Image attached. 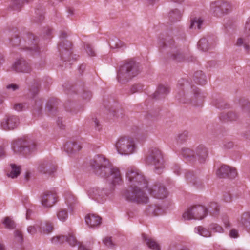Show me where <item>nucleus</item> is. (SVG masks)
I'll return each instance as SVG.
<instances>
[{
	"mask_svg": "<svg viewBox=\"0 0 250 250\" xmlns=\"http://www.w3.org/2000/svg\"><path fill=\"white\" fill-rule=\"evenodd\" d=\"M209 211L213 215L217 214L219 210V208L216 203H211L209 206Z\"/></svg>",
	"mask_w": 250,
	"mask_h": 250,
	"instance_id": "obj_42",
	"label": "nucleus"
},
{
	"mask_svg": "<svg viewBox=\"0 0 250 250\" xmlns=\"http://www.w3.org/2000/svg\"><path fill=\"white\" fill-rule=\"evenodd\" d=\"M188 137V133L187 131H184L178 136V141L181 143L186 141Z\"/></svg>",
	"mask_w": 250,
	"mask_h": 250,
	"instance_id": "obj_43",
	"label": "nucleus"
},
{
	"mask_svg": "<svg viewBox=\"0 0 250 250\" xmlns=\"http://www.w3.org/2000/svg\"><path fill=\"white\" fill-rule=\"evenodd\" d=\"M194 80L196 83L201 85L205 84L207 82L206 76L201 71H198L195 73Z\"/></svg>",
	"mask_w": 250,
	"mask_h": 250,
	"instance_id": "obj_29",
	"label": "nucleus"
},
{
	"mask_svg": "<svg viewBox=\"0 0 250 250\" xmlns=\"http://www.w3.org/2000/svg\"><path fill=\"white\" fill-rule=\"evenodd\" d=\"M92 96V94L90 92H84L83 94V97L85 99H90Z\"/></svg>",
	"mask_w": 250,
	"mask_h": 250,
	"instance_id": "obj_57",
	"label": "nucleus"
},
{
	"mask_svg": "<svg viewBox=\"0 0 250 250\" xmlns=\"http://www.w3.org/2000/svg\"><path fill=\"white\" fill-rule=\"evenodd\" d=\"M109 45L113 48H119L123 46L122 42L117 38L112 40L109 42Z\"/></svg>",
	"mask_w": 250,
	"mask_h": 250,
	"instance_id": "obj_40",
	"label": "nucleus"
},
{
	"mask_svg": "<svg viewBox=\"0 0 250 250\" xmlns=\"http://www.w3.org/2000/svg\"><path fill=\"white\" fill-rule=\"evenodd\" d=\"M207 214V209L204 206L196 205L188 208L183 213L182 217L185 220L202 219Z\"/></svg>",
	"mask_w": 250,
	"mask_h": 250,
	"instance_id": "obj_8",
	"label": "nucleus"
},
{
	"mask_svg": "<svg viewBox=\"0 0 250 250\" xmlns=\"http://www.w3.org/2000/svg\"><path fill=\"white\" fill-rule=\"evenodd\" d=\"M41 233L48 234L51 233L53 230V225L50 222L42 223L40 226Z\"/></svg>",
	"mask_w": 250,
	"mask_h": 250,
	"instance_id": "obj_28",
	"label": "nucleus"
},
{
	"mask_svg": "<svg viewBox=\"0 0 250 250\" xmlns=\"http://www.w3.org/2000/svg\"><path fill=\"white\" fill-rule=\"evenodd\" d=\"M237 118L236 114L233 112H229L226 115V119L227 120L233 121L236 120Z\"/></svg>",
	"mask_w": 250,
	"mask_h": 250,
	"instance_id": "obj_47",
	"label": "nucleus"
},
{
	"mask_svg": "<svg viewBox=\"0 0 250 250\" xmlns=\"http://www.w3.org/2000/svg\"><path fill=\"white\" fill-rule=\"evenodd\" d=\"M6 88L8 89H12L15 91L19 88V86L16 84H11L6 86Z\"/></svg>",
	"mask_w": 250,
	"mask_h": 250,
	"instance_id": "obj_55",
	"label": "nucleus"
},
{
	"mask_svg": "<svg viewBox=\"0 0 250 250\" xmlns=\"http://www.w3.org/2000/svg\"><path fill=\"white\" fill-rule=\"evenodd\" d=\"M104 244L109 248H113L114 247V244L112 242L111 237H106L103 240Z\"/></svg>",
	"mask_w": 250,
	"mask_h": 250,
	"instance_id": "obj_44",
	"label": "nucleus"
},
{
	"mask_svg": "<svg viewBox=\"0 0 250 250\" xmlns=\"http://www.w3.org/2000/svg\"><path fill=\"white\" fill-rule=\"evenodd\" d=\"M237 174L235 168L225 165H222L216 171V175L220 178L228 177L233 179Z\"/></svg>",
	"mask_w": 250,
	"mask_h": 250,
	"instance_id": "obj_14",
	"label": "nucleus"
},
{
	"mask_svg": "<svg viewBox=\"0 0 250 250\" xmlns=\"http://www.w3.org/2000/svg\"><path fill=\"white\" fill-rule=\"evenodd\" d=\"M57 218L61 221H65L68 217L67 210L66 209L61 208L57 212Z\"/></svg>",
	"mask_w": 250,
	"mask_h": 250,
	"instance_id": "obj_32",
	"label": "nucleus"
},
{
	"mask_svg": "<svg viewBox=\"0 0 250 250\" xmlns=\"http://www.w3.org/2000/svg\"><path fill=\"white\" fill-rule=\"evenodd\" d=\"M25 44L21 45V48L29 51L34 55L39 52V47L38 45V38L33 34H29L27 36V39H25Z\"/></svg>",
	"mask_w": 250,
	"mask_h": 250,
	"instance_id": "obj_12",
	"label": "nucleus"
},
{
	"mask_svg": "<svg viewBox=\"0 0 250 250\" xmlns=\"http://www.w3.org/2000/svg\"><path fill=\"white\" fill-rule=\"evenodd\" d=\"M57 201V195L53 191L44 192L41 199L42 205L45 208L52 207Z\"/></svg>",
	"mask_w": 250,
	"mask_h": 250,
	"instance_id": "obj_13",
	"label": "nucleus"
},
{
	"mask_svg": "<svg viewBox=\"0 0 250 250\" xmlns=\"http://www.w3.org/2000/svg\"><path fill=\"white\" fill-rule=\"evenodd\" d=\"M146 245L152 250H160V245L152 238H147L145 235L143 236Z\"/></svg>",
	"mask_w": 250,
	"mask_h": 250,
	"instance_id": "obj_26",
	"label": "nucleus"
},
{
	"mask_svg": "<svg viewBox=\"0 0 250 250\" xmlns=\"http://www.w3.org/2000/svg\"><path fill=\"white\" fill-rule=\"evenodd\" d=\"M148 192L153 197L162 199L167 196V191L164 185L159 182H155L148 188Z\"/></svg>",
	"mask_w": 250,
	"mask_h": 250,
	"instance_id": "obj_9",
	"label": "nucleus"
},
{
	"mask_svg": "<svg viewBox=\"0 0 250 250\" xmlns=\"http://www.w3.org/2000/svg\"><path fill=\"white\" fill-rule=\"evenodd\" d=\"M105 174L104 177L113 185L120 184L122 183V177L120 171L118 168L112 167L111 165L105 169Z\"/></svg>",
	"mask_w": 250,
	"mask_h": 250,
	"instance_id": "obj_11",
	"label": "nucleus"
},
{
	"mask_svg": "<svg viewBox=\"0 0 250 250\" xmlns=\"http://www.w3.org/2000/svg\"><path fill=\"white\" fill-rule=\"evenodd\" d=\"M14 108L16 110L21 111L24 109L25 105L22 103L16 104L14 105Z\"/></svg>",
	"mask_w": 250,
	"mask_h": 250,
	"instance_id": "obj_51",
	"label": "nucleus"
},
{
	"mask_svg": "<svg viewBox=\"0 0 250 250\" xmlns=\"http://www.w3.org/2000/svg\"><path fill=\"white\" fill-rule=\"evenodd\" d=\"M71 43L66 40L61 42L59 45V50L60 51L61 57L64 61L69 59V56L71 54L70 51Z\"/></svg>",
	"mask_w": 250,
	"mask_h": 250,
	"instance_id": "obj_17",
	"label": "nucleus"
},
{
	"mask_svg": "<svg viewBox=\"0 0 250 250\" xmlns=\"http://www.w3.org/2000/svg\"><path fill=\"white\" fill-rule=\"evenodd\" d=\"M240 222L250 231V213L249 212H245L242 215Z\"/></svg>",
	"mask_w": 250,
	"mask_h": 250,
	"instance_id": "obj_30",
	"label": "nucleus"
},
{
	"mask_svg": "<svg viewBox=\"0 0 250 250\" xmlns=\"http://www.w3.org/2000/svg\"><path fill=\"white\" fill-rule=\"evenodd\" d=\"M140 72L139 64L133 61H128L119 67L117 79L119 82L125 83L137 76Z\"/></svg>",
	"mask_w": 250,
	"mask_h": 250,
	"instance_id": "obj_2",
	"label": "nucleus"
},
{
	"mask_svg": "<svg viewBox=\"0 0 250 250\" xmlns=\"http://www.w3.org/2000/svg\"><path fill=\"white\" fill-rule=\"evenodd\" d=\"M245 42H244L242 38H239L237 41L236 44L238 46H240L243 44L244 45Z\"/></svg>",
	"mask_w": 250,
	"mask_h": 250,
	"instance_id": "obj_58",
	"label": "nucleus"
},
{
	"mask_svg": "<svg viewBox=\"0 0 250 250\" xmlns=\"http://www.w3.org/2000/svg\"><path fill=\"white\" fill-rule=\"evenodd\" d=\"M5 227L9 229H13L15 227L14 222L9 217H6L3 222Z\"/></svg>",
	"mask_w": 250,
	"mask_h": 250,
	"instance_id": "obj_41",
	"label": "nucleus"
},
{
	"mask_svg": "<svg viewBox=\"0 0 250 250\" xmlns=\"http://www.w3.org/2000/svg\"><path fill=\"white\" fill-rule=\"evenodd\" d=\"M38 169L42 174L51 175L56 170V165L51 161H43L39 165Z\"/></svg>",
	"mask_w": 250,
	"mask_h": 250,
	"instance_id": "obj_15",
	"label": "nucleus"
},
{
	"mask_svg": "<svg viewBox=\"0 0 250 250\" xmlns=\"http://www.w3.org/2000/svg\"><path fill=\"white\" fill-rule=\"evenodd\" d=\"M208 156V150L206 147L200 145L194 150L195 161L198 160L199 163H204Z\"/></svg>",
	"mask_w": 250,
	"mask_h": 250,
	"instance_id": "obj_19",
	"label": "nucleus"
},
{
	"mask_svg": "<svg viewBox=\"0 0 250 250\" xmlns=\"http://www.w3.org/2000/svg\"><path fill=\"white\" fill-rule=\"evenodd\" d=\"M15 236L18 242H21L23 241V235L21 231H15Z\"/></svg>",
	"mask_w": 250,
	"mask_h": 250,
	"instance_id": "obj_50",
	"label": "nucleus"
},
{
	"mask_svg": "<svg viewBox=\"0 0 250 250\" xmlns=\"http://www.w3.org/2000/svg\"><path fill=\"white\" fill-rule=\"evenodd\" d=\"M213 12L217 16H221L231 10L230 4L226 0H216L211 4Z\"/></svg>",
	"mask_w": 250,
	"mask_h": 250,
	"instance_id": "obj_10",
	"label": "nucleus"
},
{
	"mask_svg": "<svg viewBox=\"0 0 250 250\" xmlns=\"http://www.w3.org/2000/svg\"><path fill=\"white\" fill-rule=\"evenodd\" d=\"M223 200L227 203H229L232 201V196L229 192H225L223 195Z\"/></svg>",
	"mask_w": 250,
	"mask_h": 250,
	"instance_id": "obj_49",
	"label": "nucleus"
},
{
	"mask_svg": "<svg viewBox=\"0 0 250 250\" xmlns=\"http://www.w3.org/2000/svg\"><path fill=\"white\" fill-rule=\"evenodd\" d=\"M32 94V97H34L38 92H39V88L37 86L34 87L30 90Z\"/></svg>",
	"mask_w": 250,
	"mask_h": 250,
	"instance_id": "obj_56",
	"label": "nucleus"
},
{
	"mask_svg": "<svg viewBox=\"0 0 250 250\" xmlns=\"http://www.w3.org/2000/svg\"><path fill=\"white\" fill-rule=\"evenodd\" d=\"M126 179L130 188L124 193L126 200L138 204L146 203L149 198L144 190L148 187V182L142 173L136 168L130 167L126 170Z\"/></svg>",
	"mask_w": 250,
	"mask_h": 250,
	"instance_id": "obj_1",
	"label": "nucleus"
},
{
	"mask_svg": "<svg viewBox=\"0 0 250 250\" xmlns=\"http://www.w3.org/2000/svg\"><path fill=\"white\" fill-rule=\"evenodd\" d=\"M115 146L118 153L121 155H130L136 150L134 140L126 136L120 137L116 143Z\"/></svg>",
	"mask_w": 250,
	"mask_h": 250,
	"instance_id": "obj_4",
	"label": "nucleus"
},
{
	"mask_svg": "<svg viewBox=\"0 0 250 250\" xmlns=\"http://www.w3.org/2000/svg\"><path fill=\"white\" fill-rule=\"evenodd\" d=\"M244 46L245 50L247 52H249V50H250V46L247 43V42H245Z\"/></svg>",
	"mask_w": 250,
	"mask_h": 250,
	"instance_id": "obj_62",
	"label": "nucleus"
},
{
	"mask_svg": "<svg viewBox=\"0 0 250 250\" xmlns=\"http://www.w3.org/2000/svg\"><path fill=\"white\" fill-rule=\"evenodd\" d=\"M167 41V39H162V40H160L159 41V44L160 46H164L166 45V41Z\"/></svg>",
	"mask_w": 250,
	"mask_h": 250,
	"instance_id": "obj_59",
	"label": "nucleus"
},
{
	"mask_svg": "<svg viewBox=\"0 0 250 250\" xmlns=\"http://www.w3.org/2000/svg\"><path fill=\"white\" fill-rule=\"evenodd\" d=\"M4 150L3 147H0V157H1L4 155Z\"/></svg>",
	"mask_w": 250,
	"mask_h": 250,
	"instance_id": "obj_64",
	"label": "nucleus"
},
{
	"mask_svg": "<svg viewBox=\"0 0 250 250\" xmlns=\"http://www.w3.org/2000/svg\"><path fill=\"white\" fill-rule=\"evenodd\" d=\"M197 232L201 236L208 237L211 236L210 232L206 228L202 226H199L195 229Z\"/></svg>",
	"mask_w": 250,
	"mask_h": 250,
	"instance_id": "obj_35",
	"label": "nucleus"
},
{
	"mask_svg": "<svg viewBox=\"0 0 250 250\" xmlns=\"http://www.w3.org/2000/svg\"><path fill=\"white\" fill-rule=\"evenodd\" d=\"M21 40L19 39L18 34L11 35L10 39V43L11 46L16 47L20 44Z\"/></svg>",
	"mask_w": 250,
	"mask_h": 250,
	"instance_id": "obj_37",
	"label": "nucleus"
},
{
	"mask_svg": "<svg viewBox=\"0 0 250 250\" xmlns=\"http://www.w3.org/2000/svg\"><path fill=\"white\" fill-rule=\"evenodd\" d=\"M81 149V146L74 142H67L64 146V150L69 155L74 154L80 150Z\"/></svg>",
	"mask_w": 250,
	"mask_h": 250,
	"instance_id": "obj_21",
	"label": "nucleus"
},
{
	"mask_svg": "<svg viewBox=\"0 0 250 250\" xmlns=\"http://www.w3.org/2000/svg\"><path fill=\"white\" fill-rule=\"evenodd\" d=\"M27 231L32 235L35 234L37 231V228L34 226H30L27 228Z\"/></svg>",
	"mask_w": 250,
	"mask_h": 250,
	"instance_id": "obj_52",
	"label": "nucleus"
},
{
	"mask_svg": "<svg viewBox=\"0 0 250 250\" xmlns=\"http://www.w3.org/2000/svg\"><path fill=\"white\" fill-rule=\"evenodd\" d=\"M67 236L57 235L51 239V242L55 244H61L66 241Z\"/></svg>",
	"mask_w": 250,
	"mask_h": 250,
	"instance_id": "obj_36",
	"label": "nucleus"
},
{
	"mask_svg": "<svg viewBox=\"0 0 250 250\" xmlns=\"http://www.w3.org/2000/svg\"><path fill=\"white\" fill-rule=\"evenodd\" d=\"M170 250H190L187 248H182L181 249H175L174 248H171Z\"/></svg>",
	"mask_w": 250,
	"mask_h": 250,
	"instance_id": "obj_63",
	"label": "nucleus"
},
{
	"mask_svg": "<svg viewBox=\"0 0 250 250\" xmlns=\"http://www.w3.org/2000/svg\"><path fill=\"white\" fill-rule=\"evenodd\" d=\"M198 46L199 49H200V50H201L203 51H206L209 48L208 44V41L205 38L201 39L198 42Z\"/></svg>",
	"mask_w": 250,
	"mask_h": 250,
	"instance_id": "obj_34",
	"label": "nucleus"
},
{
	"mask_svg": "<svg viewBox=\"0 0 250 250\" xmlns=\"http://www.w3.org/2000/svg\"><path fill=\"white\" fill-rule=\"evenodd\" d=\"M74 200H75L74 198L72 197H70L69 198L66 199V202L70 208H73V204L74 202L73 201Z\"/></svg>",
	"mask_w": 250,
	"mask_h": 250,
	"instance_id": "obj_53",
	"label": "nucleus"
},
{
	"mask_svg": "<svg viewBox=\"0 0 250 250\" xmlns=\"http://www.w3.org/2000/svg\"><path fill=\"white\" fill-rule=\"evenodd\" d=\"M89 195L93 199L97 200L98 202L103 201V198L104 197L105 192L103 190H100L97 188H91L88 191Z\"/></svg>",
	"mask_w": 250,
	"mask_h": 250,
	"instance_id": "obj_22",
	"label": "nucleus"
},
{
	"mask_svg": "<svg viewBox=\"0 0 250 250\" xmlns=\"http://www.w3.org/2000/svg\"><path fill=\"white\" fill-rule=\"evenodd\" d=\"M90 165L93 169L95 174L101 177L105 176V169L110 166L108 160L102 155L95 156L90 160Z\"/></svg>",
	"mask_w": 250,
	"mask_h": 250,
	"instance_id": "obj_5",
	"label": "nucleus"
},
{
	"mask_svg": "<svg viewBox=\"0 0 250 250\" xmlns=\"http://www.w3.org/2000/svg\"><path fill=\"white\" fill-rule=\"evenodd\" d=\"M12 170L10 173H7V176L11 178H15L21 173V167L15 164H11Z\"/></svg>",
	"mask_w": 250,
	"mask_h": 250,
	"instance_id": "obj_31",
	"label": "nucleus"
},
{
	"mask_svg": "<svg viewBox=\"0 0 250 250\" xmlns=\"http://www.w3.org/2000/svg\"><path fill=\"white\" fill-rule=\"evenodd\" d=\"M12 69L17 72L28 73L31 70L30 64L23 58L17 60L12 66Z\"/></svg>",
	"mask_w": 250,
	"mask_h": 250,
	"instance_id": "obj_16",
	"label": "nucleus"
},
{
	"mask_svg": "<svg viewBox=\"0 0 250 250\" xmlns=\"http://www.w3.org/2000/svg\"><path fill=\"white\" fill-rule=\"evenodd\" d=\"M85 49L87 52V53L90 56H95L96 54L93 50L92 47L89 44H87L85 46Z\"/></svg>",
	"mask_w": 250,
	"mask_h": 250,
	"instance_id": "obj_46",
	"label": "nucleus"
},
{
	"mask_svg": "<svg viewBox=\"0 0 250 250\" xmlns=\"http://www.w3.org/2000/svg\"><path fill=\"white\" fill-rule=\"evenodd\" d=\"M203 23V20L201 19L195 18L191 21L190 25V28H196V27L198 29L201 28V25Z\"/></svg>",
	"mask_w": 250,
	"mask_h": 250,
	"instance_id": "obj_39",
	"label": "nucleus"
},
{
	"mask_svg": "<svg viewBox=\"0 0 250 250\" xmlns=\"http://www.w3.org/2000/svg\"><path fill=\"white\" fill-rule=\"evenodd\" d=\"M12 147L16 153L27 155L36 149V144L31 140L20 139L13 142Z\"/></svg>",
	"mask_w": 250,
	"mask_h": 250,
	"instance_id": "obj_6",
	"label": "nucleus"
},
{
	"mask_svg": "<svg viewBox=\"0 0 250 250\" xmlns=\"http://www.w3.org/2000/svg\"><path fill=\"white\" fill-rule=\"evenodd\" d=\"M187 180L191 183H192L193 185H196L197 187H198V181L197 178L194 175V174L190 172H187L185 176Z\"/></svg>",
	"mask_w": 250,
	"mask_h": 250,
	"instance_id": "obj_38",
	"label": "nucleus"
},
{
	"mask_svg": "<svg viewBox=\"0 0 250 250\" xmlns=\"http://www.w3.org/2000/svg\"><path fill=\"white\" fill-rule=\"evenodd\" d=\"M143 89L142 87L140 84H135L132 86L130 88L131 93H134L137 92H140Z\"/></svg>",
	"mask_w": 250,
	"mask_h": 250,
	"instance_id": "obj_48",
	"label": "nucleus"
},
{
	"mask_svg": "<svg viewBox=\"0 0 250 250\" xmlns=\"http://www.w3.org/2000/svg\"><path fill=\"white\" fill-rule=\"evenodd\" d=\"M182 154L188 161L195 162L194 151L188 148H183L182 149Z\"/></svg>",
	"mask_w": 250,
	"mask_h": 250,
	"instance_id": "obj_27",
	"label": "nucleus"
},
{
	"mask_svg": "<svg viewBox=\"0 0 250 250\" xmlns=\"http://www.w3.org/2000/svg\"><path fill=\"white\" fill-rule=\"evenodd\" d=\"M176 97L180 103L192 104L195 105H197L198 102H201L203 100V96L200 94L199 89L194 86L191 87L190 90L187 89L186 93L182 90H180Z\"/></svg>",
	"mask_w": 250,
	"mask_h": 250,
	"instance_id": "obj_3",
	"label": "nucleus"
},
{
	"mask_svg": "<svg viewBox=\"0 0 250 250\" xmlns=\"http://www.w3.org/2000/svg\"><path fill=\"white\" fill-rule=\"evenodd\" d=\"M229 235L232 238H237L238 236V232L237 230L233 229L230 231Z\"/></svg>",
	"mask_w": 250,
	"mask_h": 250,
	"instance_id": "obj_54",
	"label": "nucleus"
},
{
	"mask_svg": "<svg viewBox=\"0 0 250 250\" xmlns=\"http://www.w3.org/2000/svg\"><path fill=\"white\" fill-rule=\"evenodd\" d=\"M66 241L70 245L75 246L77 245H79V250H90V249L85 247V246L82 245L80 243H78L75 237L72 234H70L67 236Z\"/></svg>",
	"mask_w": 250,
	"mask_h": 250,
	"instance_id": "obj_24",
	"label": "nucleus"
},
{
	"mask_svg": "<svg viewBox=\"0 0 250 250\" xmlns=\"http://www.w3.org/2000/svg\"><path fill=\"white\" fill-rule=\"evenodd\" d=\"M173 168L175 173H177V174L180 173V168L178 166H174Z\"/></svg>",
	"mask_w": 250,
	"mask_h": 250,
	"instance_id": "obj_60",
	"label": "nucleus"
},
{
	"mask_svg": "<svg viewBox=\"0 0 250 250\" xmlns=\"http://www.w3.org/2000/svg\"><path fill=\"white\" fill-rule=\"evenodd\" d=\"M169 92V88L168 86L160 85L154 93V97L156 99L163 98Z\"/></svg>",
	"mask_w": 250,
	"mask_h": 250,
	"instance_id": "obj_23",
	"label": "nucleus"
},
{
	"mask_svg": "<svg viewBox=\"0 0 250 250\" xmlns=\"http://www.w3.org/2000/svg\"><path fill=\"white\" fill-rule=\"evenodd\" d=\"M57 124H58V126L61 129H63L64 127V125L63 124L62 121V120H58V121L57 122Z\"/></svg>",
	"mask_w": 250,
	"mask_h": 250,
	"instance_id": "obj_61",
	"label": "nucleus"
},
{
	"mask_svg": "<svg viewBox=\"0 0 250 250\" xmlns=\"http://www.w3.org/2000/svg\"><path fill=\"white\" fill-rule=\"evenodd\" d=\"M162 208L157 204H151L146 209V213L151 216L158 215L161 212Z\"/></svg>",
	"mask_w": 250,
	"mask_h": 250,
	"instance_id": "obj_25",
	"label": "nucleus"
},
{
	"mask_svg": "<svg viewBox=\"0 0 250 250\" xmlns=\"http://www.w3.org/2000/svg\"><path fill=\"white\" fill-rule=\"evenodd\" d=\"M210 229L213 230L214 232H222L223 229L219 225L217 224H211L209 226Z\"/></svg>",
	"mask_w": 250,
	"mask_h": 250,
	"instance_id": "obj_45",
	"label": "nucleus"
},
{
	"mask_svg": "<svg viewBox=\"0 0 250 250\" xmlns=\"http://www.w3.org/2000/svg\"><path fill=\"white\" fill-rule=\"evenodd\" d=\"M85 219L86 224L91 228L99 226L102 221V218L99 216L94 214L87 215Z\"/></svg>",
	"mask_w": 250,
	"mask_h": 250,
	"instance_id": "obj_20",
	"label": "nucleus"
},
{
	"mask_svg": "<svg viewBox=\"0 0 250 250\" xmlns=\"http://www.w3.org/2000/svg\"><path fill=\"white\" fill-rule=\"evenodd\" d=\"M168 16L171 21L174 22L180 20L181 14L178 10L175 9L170 12Z\"/></svg>",
	"mask_w": 250,
	"mask_h": 250,
	"instance_id": "obj_33",
	"label": "nucleus"
},
{
	"mask_svg": "<svg viewBox=\"0 0 250 250\" xmlns=\"http://www.w3.org/2000/svg\"><path fill=\"white\" fill-rule=\"evenodd\" d=\"M146 163L153 165L156 173H160L164 168V160L161 151L156 148H152L146 158Z\"/></svg>",
	"mask_w": 250,
	"mask_h": 250,
	"instance_id": "obj_7",
	"label": "nucleus"
},
{
	"mask_svg": "<svg viewBox=\"0 0 250 250\" xmlns=\"http://www.w3.org/2000/svg\"><path fill=\"white\" fill-rule=\"evenodd\" d=\"M19 120L16 116H9L1 123V126L5 130L13 129L19 125Z\"/></svg>",
	"mask_w": 250,
	"mask_h": 250,
	"instance_id": "obj_18",
	"label": "nucleus"
}]
</instances>
